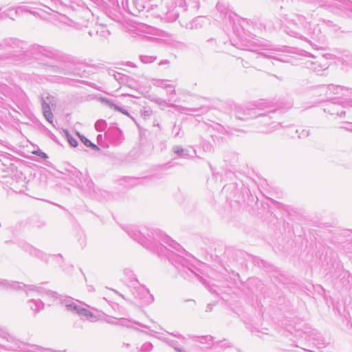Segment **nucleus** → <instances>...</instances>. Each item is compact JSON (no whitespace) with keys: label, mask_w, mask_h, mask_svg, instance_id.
Instances as JSON below:
<instances>
[{"label":"nucleus","mask_w":352,"mask_h":352,"mask_svg":"<svg viewBox=\"0 0 352 352\" xmlns=\"http://www.w3.org/2000/svg\"><path fill=\"white\" fill-rule=\"evenodd\" d=\"M144 8V2L142 0H135L133 2L131 7V12L133 13H138L142 11Z\"/></svg>","instance_id":"nucleus-1"},{"label":"nucleus","mask_w":352,"mask_h":352,"mask_svg":"<svg viewBox=\"0 0 352 352\" xmlns=\"http://www.w3.org/2000/svg\"><path fill=\"white\" fill-rule=\"evenodd\" d=\"M43 113L45 118L50 122H53V115L50 111V107L48 105H45L43 107Z\"/></svg>","instance_id":"nucleus-2"},{"label":"nucleus","mask_w":352,"mask_h":352,"mask_svg":"<svg viewBox=\"0 0 352 352\" xmlns=\"http://www.w3.org/2000/svg\"><path fill=\"white\" fill-rule=\"evenodd\" d=\"M78 136L80 139V140L85 144V146L89 147H92L94 148H96V150H98L99 148L94 144H92L87 138L85 136L80 135L79 133H77Z\"/></svg>","instance_id":"nucleus-3"},{"label":"nucleus","mask_w":352,"mask_h":352,"mask_svg":"<svg viewBox=\"0 0 352 352\" xmlns=\"http://www.w3.org/2000/svg\"><path fill=\"white\" fill-rule=\"evenodd\" d=\"M74 309L76 311V312L79 315L82 314V312H85V317H87V318H92L93 317V314L89 311H88L85 309L76 307H74Z\"/></svg>","instance_id":"nucleus-4"},{"label":"nucleus","mask_w":352,"mask_h":352,"mask_svg":"<svg viewBox=\"0 0 352 352\" xmlns=\"http://www.w3.org/2000/svg\"><path fill=\"white\" fill-rule=\"evenodd\" d=\"M68 141H69V144H71V146H72L74 147H76L78 146V142L75 138H74L71 136H69Z\"/></svg>","instance_id":"nucleus-5"},{"label":"nucleus","mask_w":352,"mask_h":352,"mask_svg":"<svg viewBox=\"0 0 352 352\" xmlns=\"http://www.w3.org/2000/svg\"><path fill=\"white\" fill-rule=\"evenodd\" d=\"M113 107H114L115 109L119 111L120 112L122 113L124 115L129 116V113H128V112L126 110H124V109H122V108H120V107H118V106H116L115 104L113 105Z\"/></svg>","instance_id":"nucleus-6"},{"label":"nucleus","mask_w":352,"mask_h":352,"mask_svg":"<svg viewBox=\"0 0 352 352\" xmlns=\"http://www.w3.org/2000/svg\"><path fill=\"white\" fill-rule=\"evenodd\" d=\"M67 307L68 309L72 308V305H67Z\"/></svg>","instance_id":"nucleus-7"},{"label":"nucleus","mask_w":352,"mask_h":352,"mask_svg":"<svg viewBox=\"0 0 352 352\" xmlns=\"http://www.w3.org/2000/svg\"><path fill=\"white\" fill-rule=\"evenodd\" d=\"M80 316H85V312H82V314H80Z\"/></svg>","instance_id":"nucleus-8"}]
</instances>
